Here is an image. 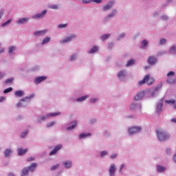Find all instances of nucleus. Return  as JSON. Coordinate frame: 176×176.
<instances>
[{
    "label": "nucleus",
    "instance_id": "nucleus-1",
    "mask_svg": "<svg viewBox=\"0 0 176 176\" xmlns=\"http://www.w3.org/2000/svg\"><path fill=\"white\" fill-rule=\"evenodd\" d=\"M153 82H155V79H153V77H151L149 74H146L143 80L139 81V85L140 86H142V85H145V83H147V85H153Z\"/></svg>",
    "mask_w": 176,
    "mask_h": 176
},
{
    "label": "nucleus",
    "instance_id": "nucleus-2",
    "mask_svg": "<svg viewBox=\"0 0 176 176\" xmlns=\"http://www.w3.org/2000/svg\"><path fill=\"white\" fill-rule=\"evenodd\" d=\"M157 134L160 141H165V140H167L170 138V135L166 133V132L160 129L157 130Z\"/></svg>",
    "mask_w": 176,
    "mask_h": 176
},
{
    "label": "nucleus",
    "instance_id": "nucleus-3",
    "mask_svg": "<svg viewBox=\"0 0 176 176\" xmlns=\"http://www.w3.org/2000/svg\"><path fill=\"white\" fill-rule=\"evenodd\" d=\"M58 115H60V113H51L47 114L46 116L39 117L38 118V122L41 123V122H43V120H46V119H49L50 116H57Z\"/></svg>",
    "mask_w": 176,
    "mask_h": 176
},
{
    "label": "nucleus",
    "instance_id": "nucleus-4",
    "mask_svg": "<svg viewBox=\"0 0 176 176\" xmlns=\"http://www.w3.org/2000/svg\"><path fill=\"white\" fill-rule=\"evenodd\" d=\"M175 75V73L174 72H169L167 74V77L168 78V79L166 81L168 82V83H170L171 85H173V83H175L176 78H175L174 79H171V76H174Z\"/></svg>",
    "mask_w": 176,
    "mask_h": 176
},
{
    "label": "nucleus",
    "instance_id": "nucleus-5",
    "mask_svg": "<svg viewBox=\"0 0 176 176\" xmlns=\"http://www.w3.org/2000/svg\"><path fill=\"white\" fill-rule=\"evenodd\" d=\"M141 131V127L140 126H133L129 129V133L131 135L133 134H137Z\"/></svg>",
    "mask_w": 176,
    "mask_h": 176
},
{
    "label": "nucleus",
    "instance_id": "nucleus-6",
    "mask_svg": "<svg viewBox=\"0 0 176 176\" xmlns=\"http://www.w3.org/2000/svg\"><path fill=\"white\" fill-rule=\"evenodd\" d=\"M75 38H76L75 34L67 36L65 38L61 41V43H67V42H71V41H73V39H75Z\"/></svg>",
    "mask_w": 176,
    "mask_h": 176
},
{
    "label": "nucleus",
    "instance_id": "nucleus-7",
    "mask_svg": "<svg viewBox=\"0 0 176 176\" xmlns=\"http://www.w3.org/2000/svg\"><path fill=\"white\" fill-rule=\"evenodd\" d=\"M61 148H63V145L61 144H58L55 146L54 149L50 153V156H54V155H56V153H57V152H58Z\"/></svg>",
    "mask_w": 176,
    "mask_h": 176
},
{
    "label": "nucleus",
    "instance_id": "nucleus-8",
    "mask_svg": "<svg viewBox=\"0 0 176 176\" xmlns=\"http://www.w3.org/2000/svg\"><path fill=\"white\" fill-rule=\"evenodd\" d=\"M47 10H44L41 13L37 14L32 17V19H43V16L46 15Z\"/></svg>",
    "mask_w": 176,
    "mask_h": 176
},
{
    "label": "nucleus",
    "instance_id": "nucleus-9",
    "mask_svg": "<svg viewBox=\"0 0 176 176\" xmlns=\"http://www.w3.org/2000/svg\"><path fill=\"white\" fill-rule=\"evenodd\" d=\"M115 171H116V166H115V164H113L110 166V168L109 169V175H115Z\"/></svg>",
    "mask_w": 176,
    "mask_h": 176
},
{
    "label": "nucleus",
    "instance_id": "nucleus-10",
    "mask_svg": "<svg viewBox=\"0 0 176 176\" xmlns=\"http://www.w3.org/2000/svg\"><path fill=\"white\" fill-rule=\"evenodd\" d=\"M163 101H160L157 104L156 107V112L157 113H160L162 111H163Z\"/></svg>",
    "mask_w": 176,
    "mask_h": 176
},
{
    "label": "nucleus",
    "instance_id": "nucleus-11",
    "mask_svg": "<svg viewBox=\"0 0 176 176\" xmlns=\"http://www.w3.org/2000/svg\"><path fill=\"white\" fill-rule=\"evenodd\" d=\"M47 79V77L43 76H38L34 80L35 83H41V82H43V80H46Z\"/></svg>",
    "mask_w": 176,
    "mask_h": 176
},
{
    "label": "nucleus",
    "instance_id": "nucleus-12",
    "mask_svg": "<svg viewBox=\"0 0 176 176\" xmlns=\"http://www.w3.org/2000/svg\"><path fill=\"white\" fill-rule=\"evenodd\" d=\"M145 96V92L144 91H140L135 96V100H142L144 98V96Z\"/></svg>",
    "mask_w": 176,
    "mask_h": 176
},
{
    "label": "nucleus",
    "instance_id": "nucleus-13",
    "mask_svg": "<svg viewBox=\"0 0 176 176\" xmlns=\"http://www.w3.org/2000/svg\"><path fill=\"white\" fill-rule=\"evenodd\" d=\"M30 20V18H22L17 21V24H25V23H28V21Z\"/></svg>",
    "mask_w": 176,
    "mask_h": 176
},
{
    "label": "nucleus",
    "instance_id": "nucleus-14",
    "mask_svg": "<svg viewBox=\"0 0 176 176\" xmlns=\"http://www.w3.org/2000/svg\"><path fill=\"white\" fill-rule=\"evenodd\" d=\"M27 152H28V148H19L18 149V155L19 156H23V155H25V153H27Z\"/></svg>",
    "mask_w": 176,
    "mask_h": 176
},
{
    "label": "nucleus",
    "instance_id": "nucleus-15",
    "mask_svg": "<svg viewBox=\"0 0 176 176\" xmlns=\"http://www.w3.org/2000/svg\"><path fill=\"white\" fill-rule=\"evenodd\" d=\"M83 3H90L91 2H95L96 3H101L102 0H82Z\"/></svg>",
    "mask_w": 176,
    "mask_h": 176
},
{
    "label": "nucleus",
    "instance_id": "nucleus-16",
    "mask_svg": "<svg viewBox=\"0 0 176 176\" xmlns=\"http://www.w3.org/2000/svg\"><path fill=\"white\" fill-rule=\"evenodd\" d=\"M148 63L150 65H153L156 63V58L155 56H150L148 59Z\"/></svg>",
    "mask_w": 176,
    "mask_h": 176
},
{
    "label": "nucleus",
    "instance_id": "nucleus-17",
    "mask_svg": "<svg viewBox=\"0 0 176 176\" xmlns=\"http://www.w3.org/2000/svg\"><path fill=\"white\" fill-rule=\"evenodd\" d=\"M113 6V1H110L107 5L103 7V10H109Z\"/></svg>",
    "mask_w": 176,
    "mask_h": 176
},
{
    "label": "nucleus",
    "instance_id": "nucleus-18",
    "mask_svg": "<svg viewBox=\"0 0 176 176\" xmlns=\"http://www.w3.org/2000/svg\"><path fill=\"white\" fill-rule=\"evenodd\" d=\"M36 167H38V164L36 163H33L28 168V169L29 171H34Z\"/></svg>",
    "mask_w": 176,
    "mask_h": 176
},
{
    "label": "nucleus",
    "instance_id": "nucleus-19",
    "mask_svg": "<svg viewBox=\"0 0 176 176\" xmlns=\"http://www.w3.org/2000/svg\"><path fill=\"white\" fill-rule=\"evenodd\" d=\"M63 165L65 168H71L72 167V162L71 161H65Z\"/></svg>",
    "mask_w": 176,
    "mask_h": 176
},
{
    "label": "nucleus",
    "instance_id": "nucleus-20",
    "mask_svg": "<svg viewBox=\"0 0 176 176\" xmlns=\"http://www.w3.org/2000/svg\"><path fill=\"white\" fill-rule=\"evenodd\" d=\"M118 76L119 79H122V78H124L126 76V71L122 70L118 74Z\"/></svg>",
    "mask_w": 176,
    "mask_h": 176
},
{
    "label": "nucleus",
    "instance_id": "nucleus-21",
    "mask_svg": "<svg viewBox=\"0 0 176 176\" xmlns=\"http://www.w3.org/2000/svg\"><path fill=\"white\" fill-rule=\"evenodd\" d=\"M78 126V122L73 121L72 122V126L67 127V130H73V129H75Z\"/></svg>",
    "mask_w": 176,
    "mask_h": 176
},
{
    "label": "nucleus",
    "instance_id": "nucleus-22",
    "mask_svg": "<svg viewBox=\"0 0 176 176\" xmlns=\"http://www.w3.org/2000/svg\"><path fill=\"white\" fill-rule=\"evenodd\" d=\"M46 32H47V31L46 30L37 31L34 32V35H36V36H39L40 35H43L46 34Z\"/></svg>",
    "mask_w": 176,
    "mask_h": 176
},
{
    "label": "nucleus",
    "instance_id": "nucleus-23",
    "mask_svg": "<svg viewBox=\"0 0 176 176\" xmlns=\"http://www.w3.org/2000/svg\"><path fill=\"white\" fill-rule=\"evenodd\" d=\"M4 153H5L6 157H9V156L12 155V149L10 148L6 149Z\"/></svg>",
    "mask_w": 176,
    "mask_h": 176
},
{
    "label": "nucleus",
    "instance_id": "nucleus-24",
    "mask_svg": "<svg viewBox=\"0 0 176 176\" xmlns=\"http://www.w3.org/2000/svg\"><path fill=\"white\" fill-rule=\"evenodd\" d=\"M16 97H23L24 96V91H16L15 92Z\"/></svg>",
    "mask_w": 176,
    "mask_h": 176
},
{
    "label": "nucleus",
    "instance_id": "nucleus-25",
    "mask_svg": "<svg viewBox=\"0 0 176 176\" xmlns=\"http://www.w3.org/2000/svg\"><path fill=\"white\" fill-rule=\"evenodd\" d=\"M116 13H118V10H113L111 14L108 15L107 20H109V19H111V17H113V16H115V14H116Z\"/></svg>",
    "mask_w": 176,
    "mask_h": 176
},
{
    "label": "nucleus",
    "instance_id": "nucleus-26",
    "mask_svg": "<svg viewBox=\"0 0 176 176\" xmlns=\"http://www.w3.org/2000/svg\"><path fill=\"white\" fill-rule=\"evenodd\" d=\"M30 170H28V168H23V170H22L21 176L28 175V172Z\"/></svg>",
    "mask_w": 176,
    "mask_h": 176
},
{
    "label": "nucleus",
    "instance_id": "nucleus-27",
    "mask_svg": "<svg viewBox=\"0 0 176 176\" xmlns=\"http://www.w3.org/2000/svg\"><path fill=\"white\" fill-rule=\"evenodd\" d=\"M157 170L159 171V173H163V171L166 170V168L162 166H157Z\"/></svg>",
    "mask_w": 176,
    "mask_h": 176
},
{
    "label": "nucleus",
    "instance_id": "nucleus-28",
    "mask_svg": "<svg viewBox=\"0 0 176 176\" xmlns=\"http://www.w3.org/2000/svg\"><path fill=\"white\" fill-rule=\"evenodd\" d=\"M109 36H111L110 34H103L100 36V38L102 41H105V39H108V38H109Z\"/></svg>",
    "mask_w": 176,
    "mask_h": 176
},
{
    "label": "nucleus",
    "instance_id": "nucleus-29",
    "mask_svg": "<svg viewBox=\"0 0 176 176\" xmlns=\"http://www.w3.org/2000/svg\"><path fill=\"white\" fill-rule=\"evenodd\" d=\"M50 37H45L43 40V45H45V43H49V42H50Z\"/></svg>",
    "mask_w": 176,
    "mask_h": 176
},
{
    "label": "nucleus",
    "instance_id": "nucleus-30",
    "mask_svg": "<svg viewBox=\"0 0 176 176\" xmlns=\"http://www.w3.org/2000/svg\"><path fill=\"white\" fill-rule=\"evenodd\" d=\"M98 50V47L97 46H94L91 50L89 52V54L96 53Z\"/></svg>",
    "mask_w": 176,
    "mask_h": 176
},
{
    "label": "nucleus",
    "instance_id": "nucleus-31",
    "mask_svg": "<svg viewBox=\"0 0 176 176\" xmlns=\"http://www.w3.org/2000/svg\"><path fill=\"white\" fill-rule=\"evenodd\" d=\"M91 135V134H90V133H87V134H86V133H81V134H80L79 138H85V137H90Z\"/></svg>",
    "mask_w": 176,
    "mask_h": 176
},
{
    "label": "nucleus",
    "instance_id": "nucleus-32",
    "mask_svg": "<svg viewBox=\"0 0 176 176\" xmlns=\"http://www.w3.org/2000/svg\"><path fill=\"white\" fill-rule=\"evenodd\" d=\"M87 98H89V96H85L77 99V101H85Z\"/></svg>",
    "mask_w": 176,
    "mask_h": 176
},
{
    "label": "nucleus",
    "instance_id": "nucleus-33",
    "mask_svg": "<svg viewBox=\"0 0 176 176\" xmlns=\"http://www.w3.org/2000/svg\"><path fill=\"white\" fill-rule=\"evenodd\" d=\"M133 64H134V60L131 59V60L127 61L126 67H130V65H133Z\"/></svg>",
    "mask_w": 176,
    "mask_h": 176
},
{
    "label": "nucleus",
    "instance_id": "nucleus-34",
    "mask_svg": "<svg viewBox=\"0 0 176 176\" xmlns=\"http://www.w3.org/2000/svg\"><path fill=\"white\" fill-rule=\"evenodd\" d=\"M166 102L167 104H175L176 100H175V99H172V100H166Z\"/></svg>",
    "mask_w": 176,
    "mask_h": 176
},
{
    "label": "nucleus",
    "instance_id": "nucleus-35",
    "mask_svg": "<svg viewBox=\"0 0 176 176\" xmlns=\"http://www.w3.org/2000/svg\"><path fill=\"white\" fill-rule=\"evenodd\" d=\"M170 53H172L173 54L176 53V46H173L170 50Z\"/></svg>",
    "mask_w": 176,
    "mask_h": 176
},
{
    "label": "nucleus",
    "instance_id": "nucleus-36",
    "mask_svg": "<svg viewBox=\"0 0 176 176\" xmlns=\"http://www.w3.org/2000/svg\"><path fill=\"white\" fill-rule=\"evenodd\" d=\"M12 90H13V88L9 87V88L6 89L3 91V93H4L5 94H8V93H10V91H12Z\"/></svg>",
    "mask_w": 176,
    "mask_h": 176
},
{
    "label": "nucleus",
    "instance_id": "nucleus-37",
    "mask_svg": "<svg viewBox=\"0 0 176 176\" xmlns=\"http://www.w3.org/2000/svg\"><path fill=\"white\" fill-rule=\"evenodd\" d=\"M16 50V47L14 46H10L9 47V53L12 54L13 52H14Z\"/></svg>",
    "mask_w": 176,
    "mask_h": 176
},
{
    "label": "nucleus",
    "instance_id": "nucleus-38",
    "mask_svg": "<svg viewBox=\"0 0 176 176\" xmlns=\"http://www.w3.org/2000/svg\"><path fill=\"white\" fill-rule=\"evenodd\" d=\"M60 167V164H56L54 166L51 167L52 170H57Z\"/></svg>",
    "mask_w": 176,
    "mask_h": 176
},
{
    "label": "nucleus",
    "instance_id": "nucleus-39",
    "mask_svg": "<svg viewBox=\"0 0 176 176\" xmlns=\"http://www.w3.org/2000/svg\"><path fill=\"white\" fill-rule=\"evenodd\" d=\"M142 46L143 47H145V46H148V41H146V40H144L142 42Z\"/></svg>",
    "mask_w": 176,
    "mask_h": 176
},
{
    "label": "nucleus",
    "instance_id": "nucleus-40",
    "mask_svg": "<svg viewBox=\"0 0 176 176\" xmlns=\"http://www.w3.org/2000/svg\"><path fill=\"white\" fill-rule=\"evenodd\" d=\"M27 134H28V131H23L21 135V138H24Z\"/></svg>",
    "mask_w": 176,
    "mask_h": 176
},
{
    "label": "nucleus",
    "instance_id": "nucleus-41",
    "mask_svg": "<svg viewBox=\"0 0 176 176\" xmlns=\"http://www.w3.org/2000/svg\"><path fill=\"white\" fill-rule=\"evenodd\" d=\"M11 21H12V19L8 20L6 22L2 24V27H5V25H8V24H10Z\"/></svg>",
    "mask_w": 176,
    "mask_h": 176
},
{
    "label": "nucleus",
    "instance_id": "nucleus-42",
    "mask_svg": "<svg viewBox=\"0 0 176 176\" xmlns=\"http://www.w3.org/2000/svg\"><path fill=\"white\" fill-rule=\"evenodd\" d=\"M67 23H65V24L61 23V24L58 25V28H65V27H67Z\"/></svg>",
    "mask_w": 176,
    "mask_h": 176
},
{
    "label": "nucleus",
    "instance_id": "nucleus-43",
    "mask_svg": "<svg viewBox=\"0 0 176 176\" xmlns=\"http://www.w3.org/2000/svg\"><path fill=\"white\" fill-rule=\"evenodd\" d=\"M166 38H162L160 41V45H164V43H166Z\"/></svg>",
    "mask_w": 176,
    "mask_h": 176
},
{
    "label": "nucleus",
    "instance_id": "nucleus-44",
    "mask_svg": "<svg viewBox=\"0 0 176 176\" xmlns=\"http://www.w3.org/2000/svg\"><path fill=\"white\" fill-rule=\"evenodd\" d=\"M32 97H34V95H32L30 96H28L25 99H21V101H25V99L26 100H30V99L32 98Z\"/></svg>",
    "mask_w": 176,
    "mask_h": 176
},
{
    "label": "nucleus",
    "instance_id": "nucleus-45",
    "mask_svg": "<svg viewBox=\"0 0 176 176\" xmlns=\"http://www.w3.org/2000/svg\"><path fill=\"white\" fill-rule=\"evenodd\" d=\"M58 6L56 4L50 6V9H57Z\"/></svg>",
    "mask_w": 176,
    "mask_h": 176
},
{
    "label": "nucleus",
    "instance_id": "nucleus-46",
    "mask_svg": "<svg viewBox=\"0 0 176 176\" xmlns=\"http://www.w3.org/2000/svg\"><path fill=\"white\" fill-rule=\"evenodd\" d=\"M13 82V78H9L6 80V83H12Z\"/></svg>",
    "mask_w": 176,
    "mask_h": 176
},
{
    "label": "nucleus",
    "instance_id": "nucleus-47",
    "mask_svg": "<svg viewBox=\"0 0 176 176\" xmlns=\"http://www.w3.org/2000/svg\"><path fill=\"white\" fill-rule=\"evenodd\" d=\"M55 124H56V122H52L49 124L47 125V127H52V126H54Z\"/></svg>",
    "mask_w": 176,
    "mask_h": 176
},
{
    "label": "nucleus",
    "instance_id": "nucleus-48",
    "mask_svg": "<svg viewBox=\"0 0 176 176\" xmlns=\"http://www.w3.org/2000/svg\"><path fill=\"white\" fill-rule=\"evenodd\" d=\"M166 155H171V149L167 148L166 150Z\"/></svg>",
    "mask_w": 176,
    "mask_h": 176
},
{
    "label": "nucleus",
    "instance_id": "nucleus-49",
    "mask_svg": "<svg viewBox=\"0 0 176 176\" xmlns=\"http://www.w3.org/2000/svg\"><path fill=\"white\" fill-rule=\"evenodd\" d=\"M107 154H108V153H107V151H105L101 152V156H102V157L103 156L107 155Z\"/></svg>",
    "mask_w": 176,
    "mask_h": 176
},
{
    "label": "nucleus",
    "instance_id": "nucleus-50",
    "mask_svg": "<svg viewBox=\"0 0 176 176\" xmlns=\"http://www.w3.org/2000/svg\"><path fill=\"white\" fill-rule=\"evenodd\" d=\"M136 108H137V104H133L131 106V109H135Z\"/></svg>",
    "mask_w": 176,
    "mask_h": 176
},
{
    "label": "nucleus",
    "instance_id": "nucleus-51",
    "mask_svg": "<svg viewBox=\"0 0 176 176\" xmlns=\"http://www.w3.org/2000/svg\"><path fill=\"white\" fill-rule=\"evenodd\" d=\"M75 58H76V55H72L71 57V61H74V60H75Z\"/></svg>",
    "mask_w": 176,
    "mask_h": 176
},
{
    "label": "nucleus",
    "instance_id": "nucleus-52",
    "mask_svg": "<svg viewBox=\"0 0 176 176\" xmlns=\"http://www.w3.org/2000/svg\"><path fill=\"white\" fill-rule=\"evenodd\" d=\"M3 101H5V97L4 96H0V102H3Z\"/></svg>",
    "mask_w": 176,
    "mask_h": 176
},
{
    "label": "nucleus",
    "instance_id": "nucleus-53",
    "mask_svg": "<svg viewBox=\"0 0 176 176\" xmlns=\"http://www.w3.org/2000/svg\"><path fill=\"white\" fill-rule=\"evenodd\" d=\"M91 102H96V101H97L96 98H91L90 99Z\"/></svg>",
    "mask_w": 176,
    "mask_h": 176
},
{
    "label": "nucleus",
    "instance_id": "nucleus-54",
    "mask_svg": "<svg viewBox=\"0 0 176 176\" xmlns=\"http://www.w3.org/2000/svg\"><path fill=\"white\" fill-rule=\"evenodd\" d=\"M170 122H171L172 123H176V118H172V119L170 120Z\"/></svg>",
    "mask_w": 176,
    "mask_h": 176
},
{
    "label": "nucleus",
    "instance_id": "nucleus-55",
    "mask_svg": "<svg viewBox=\"0 0 176 176\" xmlns=\"http://www.w3.org/2000/svg\"><path fill=\"white\" fill-rule=\"evenodd\" d=\"M117 156H118V155L113 154V155H112L111 156V159H115V157H116Z\"/></svg>",
    "mask_w": 176,
    "mask_h": 176
},
{
    "label": "nucleus",
    "instance_id": "nucleus-56",
    "mask_svg": "<svg viewBox=\"0 0 176 176\" xmlns=\"http://www.w3.org/2000/svg\"><path fill=\"white\" fill-rule=\"evenodd\" d=\"M32 160H34L33 157H30L28 159V162H32Z\"/></svg>",
    "mask_w": 176,
    "mask_h": 176
},
{
    "label": "nucleus",
    "instance_id": "nucleus-57",
    "mask_svg": "<svg viewBox=\"0 0 176 176\" xmlns=\"http://www.w3.org/2000/svg\"><path fill=\"white\" fill-rule=\"evenodd\" d=\"M162 20H167V16H163L162 17Z\"/></svg>",
    "mask_w": 176,
    "mask_h": 176
},
{
    "label": "nucleus",
    "instance_id": "nucleus-58",
    "mask_svg": "<svg viewBox=\"0 0 176 176\" xmlns=\"http://www.w3.org/2000/svg\"><path fill=\"white\" fill-rule=\"evenodd\" d=\"M123 167H124V164H122L120 168V172L122 171V170H123Z\"/></svg>",
    "mask_w": 176,
    "mask_h": 176
},
{
    "label": "nucleus",
    "instance_id": "nucleus-59",
    "mask_svg": "<svg viewBox=\"0 0 176 176\" xmlns=\"http://www.w3.org/2000/svg\"><path fill=\"white\" fill-rule=\"evenodd\" d=\"M3 52H5V50H3V49L0 50V54H2V53H3Z\"/></svg>",
    "mask_w": 176,
    "mask_h": 176
},
{
    "label": "nucleus",
    "instance_id": "nucleus-60",
    "mask_svg": "<svg viewBox=\"0 0 176 176\" xmlns=\"http://www.w3.org/2000/svg\"><path fill=\"white\" fill-rule=\"evenodd\" d=\"M120 38H124V34H120Z\"/></svg>",
    "mask_w": 176,
    "mask_h": 176
},
{
    "label": "nucleus",
    "instance_id": "nucleus-61",
    "mask_svg": "<svg viewBox=\"0 0 176 176\" xmlns=\"http://www.w3.org/2000/svg\"><path fill=\"white\" fill-rule=\"evenodd\" d=\"M3 13L0 12V19H2Z\"/></svg>",
    "mask_w": 176,
    "mask_h": 176
},
{
    "label": "nucleus",
    "instance_id": "nucleus-62",
    "mask_svg": "<svg viewBox=\"0 0 176 176\" xmlns=\"http://www.w3.org/2000/svg\"><path fill=\"white\" fill-rule=\"evenodd\" d=\"M20 104H21V103H19V104H17V106H18V107H20Z\"/></svg>",
    "mask_w": 176,
    "mask_h": 176
}]
</instances>
